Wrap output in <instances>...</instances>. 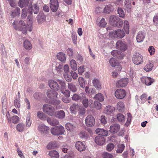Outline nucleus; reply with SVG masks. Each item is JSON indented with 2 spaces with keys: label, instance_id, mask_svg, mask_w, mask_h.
Wrapping results in <instances>:
<instances>
[{
  "label": "nucleus",
  "instance_id": "f3484780",
  "mask_svg": "<svg viewBox=\"0 0 158 158\" xmlns=\"http://www.w3.org/2000/svg\"><path fill=\"white\" fill-rule=\"evenodd\" d=\"M76 149L80 152L84 151L85 149V147L84 143L81 141L77 142L75 144Z\"/></svg>",
  "mask_w": 158,
  "mask_h": 158
},
{
  "label": "nucleus",
  "instance_id": "b1692460",
  "mask_svg": "<svg viewBox=\"0 0 158 158\" xmlns=\"http://www.w3.org/2000/svg\"><path fill=\"white\" fill-rule=\"evenodd\" d=\"M131 2L129 0H125L124 7L125 10L128 13L131 11Z\"/></svg>",
  "mask_w": 158,
  "mask_h": 158
},
{
  "label": "nucleus",
  "instance_id": "864d4df0",
  "mask_svg": "<svg viewBox=\"0 0 158 158\" xmlns=\"http://www.w3.org/2000/svg\"><path fill=\"white\" fill-rule=\"evenodd\" d=\"M132 116L131 114L130 113H127V121L125 123V125L128 126L130 124L132 119Z\"/></svg>",
  "mask_w": 158,
  "mask_h": 158
},
{
  "label": "nucleus",
  "instance_id": "09e8293b",
  "mask_svg": "<svg viewBox=\"0 0 158 158\" xmlns=\"http://www.w3.org/2000/svg\"><path fill=\"white\" fill-rule=\"evenodd\" d=\"M115 23L116 24H115L114 26L120 27H121L123 25V21L122 19L118 18L116 21V23Z\"/></svg>",
  "mask_w": 158,
  "mask_h": 158
},
{
  "label": "nucleus",
  "instance_id": "6e6d98bb",
  "mask_svg": "<svg viewBox=\"0 0 158 158\" xmlns=\"http://www.w3.org/2000/svg\"><path fill=\"white\" fill-rule=\"evenodd\" d=\"M2 111H4L6 109V98L4 97L2 98Z\"/></svg>",
  "mask_w": 158,
  "mask_h": 158
},
{
  "label": "nucleus",
  "instance_id": "0e129e2a",
  "mask_svg": "<svg viewBox=\"0 0 158 158\" xmlns=\"http://www.w3.org/2000/svg\"><path fill=\"white\" fill-rule=\"evenodd\" d=\"M148 50L151 55H153L155 53V50L154 48L152 46H150Z\"/></svg>",
  "mask_w": 158,
  "mask_h": 158
},
{
  "label": "nucleus",
  "instance_id": "2f4dec72",
  "mask_svg": "<svg viewBox=\"0 0 158 158\" xmlns=\"http://www.w3.org/2000/svg\"><path fill=\"white\" fill-rule=\"evenodd\" d=\"M57 146L56 143L55 141H52L49 143L47 146V148L50 150L56 148Z\"/></svg>",
  "mask_w": 158,
  "mask_h": 158
},
{
  "label": "nucleus",
  "instance_id": "423d86ee",
  "mask_svg": "<svg viewBox=\"0 0 158 158\" xmlns=\"http://www.w3.org/2000/svg\"><path fill=\"white\" fill-rule=\"evenodd\" d=\"M43 109L44 112L49 115L52 116L55 114V111L54 108L49 105L48 104L44 105L43 107Z\"/></svg>",
  "mask_w": 158,
  "mask_h": 158
},
{
  "label": "nucleus",
  "instance_id": "774afa93",
  "mask_svg": "<svg viewBox=\"0 0 158 158\" xmlns=\"http://www.w3.org/2000/svg\"><path fill=\"white\" fill-rule=\"evenodd\" d=\"M94 104L95 107L97 109H99L101 108V104L100 102L97 101H96L94 102Z\"/></svg>",
  "mask_w": 158,
  "mask_h": 158
},
{
  "label": "nucleus",
  "instance_id": "9b49d317",
  "mask_svg": "<svg viewBox=\"0 0 158 158\" xmlns=\"http://www.w3.org/2000/svg\"><path fill=\"white\" fill-rule=\"evenodd\" d=\"M126 95V92L123 89H117L115 92V95L116 97L120 99H123Z\"/></svg>",
  "mask_w": 158,
  "mask_h": 158
},
{
  "label": "nucleus",
  "instance_id": "2eb2a0df",
  "mask_svg": "<svg viewBox=\"0 0 158 158\" xmlns=\"http://www.w3.org/2000/svg\"><path fill=\"white\" fill-rule=\"evenodd\" d=\"M128 81L127 78H124L121 79L118 81L116 83V86L118 87H123L126 86Z\"/></svg>",
  "mask_w": 158,
  "mask_h": 158
},
{
  "label": "nucleus",
  "instance_id": "4468645a",
  "mask_svg": "<svg viewBox=\"0 0 158 158\" xmlns=\"http://www.w3.org/2000/svg\"><path fill=\"white\" fill-rule=\"evenodd\" d=\"M112 55L114 57L119 59H123L124 57V54L119 51L114 50L111 52Z\"/></svg>",
  "mask_w": 158,
  "mask_h": 158
},
{
  "label": "nucleus",
  "instance_id": "58836bf2",
  "mask_svg": "<svg viewBox=\"0 0 158 158\" xmlns=\"http://www.w3.org/2000/svg\"><path fill=\"white\" fill-rule=\"evenodd\" d=\"M70 65L71 68L74 71L77 70V65L76 61L74 60H72L70 62Z\"/></svg>",
  "mask_w": 158,
  "mask_h": 158
},
{
  "label": "nucleus",
  "instance_id": "f8f14e48",
  "mask_svg": "<svg viewBox=\"0 0 158 158\" xmlns=\"http://www.w3.org/2000/svg\"><path fill=\"white\" fill-rule=\"evenodd\" d=\"M39 10V8L37 5V4H34L32 6L28 7L27 9V11L30 14L29 16H31L32 14L33 11L34 14H37Z\"/></svg>",
  "mask_w": 158,
  "mask_h": 158
},
{
  "label": "nucleus",
  "instance_id": "c756f323",
  "mask_svg": "<svg viewBox=\"0 0 158 158\" xmlns=\"http://www.w3.org/2000/svg\"><path fill=\"white\" fill-rule=\"evenodd\" d=\"M94 99L96 100L102 102L104 100V97L102 94L101 93H99L96 94L94 97Z\"/></svg>",
  "mask_w": 158,
  "mask_h": 158
},
{
  "label": "nucleus",
  "instance_id": "37998d69",
  "mask_svg": "<svg viewBox=\"0 0 158 158\" xmlns=\"http://www.w3.org/2000/svg\"><path fill=\"white\" fill-rule=\"evenodd\" d=\"M109 62L111 65L113 67H115L119 64V63L114 58H111L110 59Z\"/></svg>",
  "mask_w": 158,
  "mask_h": 158
},
{
  "label": "nucleus",
  "instance_id": "aec40b11",
  "mask_svg": "<svg viewBox=\"0 0 158 158\" xmlns=\"http://www.w3.org/2000/svg\"><path fill=\"white\" fill-rule=\"evenodd\" d=\"M95 141L98 145H102L104 144L105 140L104 138L100 136H97L95 139Z\"/></svg>",
  "mask_w": 158,
  "mask_h": 158
},
{
  "label": "nucleus",
  "instance_id": "5701e85b",
  "mask_svg": "<svg viewBox=\"0 0 158 158\" xmlns=\"http://www.w3.org/2000/svg\"><path fill=\"white\" fill-rule=\"evenodd\" d=\"M38 129L41 134H46L47 133L48 128L45 125L42 124L39 126Z\"/></svg>",
  "mask_w": 158,
  "mask_h": 158
},
{
  "label": "nucleus",
  "instance_id": "e2e57ef3",
  "mask_svg": "<svg viewBox=\"0 0 158 158\" xmlns=\"http://www.w3.org/2000/svg\"><path fill=\"white\" fill-rule=\"evenodd\" d=\"M64 77L65 79L68 82H70L71 81L72 78L71 76L68 74V73H64Z\"/></svg>",
  "mask_w": 158,
  "mask_h": 158
},
{
  "label": "nucleus",
  "instance_id": "8fccbe9b",
  "mask_svg": "<svg viewBox=\"0 0 158 158\" xmlns=\"http://www.w3.org/2000/svg\"><path fill=\"white\" fill-rule=\"evenodd\" d=\"M114 148L113 143H110L108 144L106 147V150L108 152H111Z\"/></svg>",
  "mask_w": 158,
  "mask_h": 158
},
{
  "label": "nucleus",
  "instance_id": "1a4fd4ad",
  "mask_svg": "<svg viewBox=\"0 0 158 158\" xmlns=\"http://www.w3.org/2000/svg\"><path fill=\"white\" fill-rule=\"evenodd\" d=\"M81 97H82L81 101L82 105L85 108H87L90 104H92L93 101L92 100L90 99L89 100L88 98L86 97V94L84 93V94H81Z\"/></svg>",
  "mask_w": 158,
  "mask_h": 158
},
{
  "label": "nucleus",
  "instance_id": "a19ab883",
  "mask_svg": "<svg viewBox=\"0 0 158 158\" xmlns=\"http://www.w3.org/2000/svg\"><path fill=\"white\" fill-rule=\"evenodd\" d=\"M84 93H81L80 95H78L76 94H73L72 98V99L75 101H77L79 100H81V99L82 98L81 97V94H84Z\"/></svg>",
  "mask_w": 158,
  "mask_h": 158
},
{
  "label": "nucleus",
  "instance_id": "6e6552de",
  "mask_svg": "<svg viewBox=\"0 0 158 158\" xmlns=\"http://www.w3.org/2000/svg\"><path fill=\"white\" fill-rule=\"evenodd\" d=\"M86 125L88 127H91L95 123V119L94 117L91 115H88L85 119Z\"/></svg>",
  "mask_w": 158,
  "mask_h": 158
},
{
  "label": "nucleus",
  "instance_id": "052dcab7",
  "mask_svg": "<svg viewBox=\"0 0 158 158\" xmlns=\"http://www.w3.org/2000/svg\"><path fill=\"white\" fill-rule=\"evenodd\" d=\"M111 11V10L110 6L107 5L105 6L103 10V12L106 13H109Z\"/></svg>",
  "mask_w": 158,
  "mask_h": 158
},
{
  "label": "nucleus",
  "instance_id": "a18cd8bd",
  "mask_svg": "<svg viewBox=\"0 0 158 158\" xmlns=\"http://www.w3.org/2000/svg\"><path fill=\"white\" fill-rule=\"evenodd\" d=\"M118 147V149L116 151V152L118 153H121L123 151L125 147L124 145L123 144H119Z\"/></svg>",
  "mask_w": 158,
  "mask_h": 158
},
{
  "label": "nucleus",
  "instance_id": "c85d7f7f",
  "mask_svg": "<svg viewBox=\"0 0 158 158\" xmlns=\"http://www.w3.org/2000/svg\"><path fill=\"white\" fill-rule=\"evenodd\" d=\"M93 86L97 89L98 90H100L101 89V85L100 83L97 79H94L92 81Z\"/></svg>",
  "mask_w": 158,
  "mask_h": 158
},
{
  "label": "nucleus",
  "instance_id": "4c0bfd02",
  "mask_svg": "<svg viewBox=\"0 0 158 158\" xmlns=\"http://www.w3.org/2000/svg\"><path fill=\"white\" fill-rule=\"evenodd\" d=\"M68 88L69 89L73 92H75L77 91V88L76 85L72 83H69L68 84Z\"/></svg>",
  "mask_w": 158,
  "mask_h": 158
},
{
  "label": "nucleus",
  "instance_id": "13d9d810",
  "mask_svg": "<svg viewBox=\"0 0 158 158\" xmlns=\"http://www.w3.org/2000/svg\"><path fill=\"white\" fill-rule=\"evenodd\" d=\"M103 158H113V155L107 152H104L102 154Z\"/></svg>",
  "mask_w": 158,
  "mask_h": 158
},
{
  "label": "nucleus",
  "instance_id": "6ab92c4d",
  "mask_svg": "<svg viewBox=\"0 0 158 158\" xmlns=\"http://www.w3.org/2000/svg\"><path fill=\"white\" fill-rule=\"evenodd\" d=\"M95 132L98 135L104 136H107L108 134V132L107 130L100 128L96 129Z\"/></svg>",
  "mask_w": 158,
  "mask_h": 158
},
{
  "label": "nucleus",
  "instance_id": "603ef678",
  "mask_svg": "<svg viewBox=\"0 0 158 158\" xmlns=\"http://www.w3.org/2000/svg\"><path fill=\"white\" fill-rule=\"evenodd\" d=\"M11 123L12 122L14 123H18L19 120V118L17 116H12L10 118Z\"/></svg>",
  "mask_w": 158,
  "mask_h": 158
},
{
  "label": "nucleus",
  "instance_id": "69168bd1",
  "mask_svg": "<svg viewBox=\"0 0 158 158\" xmlns=\"http://www.w3.org/2000/svg\"><path fill=\"white\" fill-rule=\"evenodd\" d=\"M14 105L16 108H19L20 107V104L19 100L15 99L14 101Z\"/></svg>",
  "mask_w": 158,
  "mask_h": 158
},
{
  "label": "nucleus",
  "instance_id": "412c9836",
  "mask_svg": "<svg viewBox=\"0 0 158 158\" xmlns=\"http://www.w3.org/2000/svg\"><path fill=\"white\" fill-rule=\"evenodd\" d=\"M115 110L114 108L110 106H108L106 107L104 110V112L107 115H110L113 114Z\"/></svg>",
  "mask_w": 158,
  "mask_h": 158
},
{
  "label": "nucleus",
  "instance_id": "f257e3e1",
  "mask_svg": "<svg viewBox=\"0 0 158 158\" xmlns=\"http://www.w3.org/2000/svg\"><path fill=\"white\" fill-rule=\"evenodd\" d=\"M27 26L24 21L22 20L19 21L18 25H16L17 22L14 21L13 25L14 28L17 30L20 31L24 34H27V31L31 32L32 29L33 18L31 16L28 15L27 18Z\"/></svg>",
  "mask_w": 158,
  "mask_h": 158
},
{
  "label": "nucleus",
  "instance_id": "49530a36",
  "mask_svg": "<svg viewBox=\"0 0 158 158\" xmlns=\"http://www.w3.org/2000/svg\"><path fill=\"white\" fill-rule=\"evenodd\" d=\"M37 116L42 120H45L46 117V115L42 111H38L37 113Z\"/></svg>",
  "mask_w": 158,
  "mask_h": 158
},
{
  "label": "nucleus",
  "instance_id": "20e7f679",
  "mask_svg": "<svg viewBox=\"0 0 158 158\" xmlns=\"http://www.w3.org/2000/svg\"><path fill=\"white\" fill-rule=\"evenodd\" d=\"M125 35V33L123 30L118 29L110 32L109 34V36L112 38H122Z\"/></svg>",
  "mask_w": 158,
  "mask_h": 158
},
{
  "label": "nucleus",
  "instance_id": "79ce46f5",
  "mask_svg": "<svg viewBox=\"0 0 158 158\" xmlns=\"http://www.w3.org/2000/svg\"><path fill=\"white\" fill-rule=\"evenodd\" d=\"M17 130L19 132H22L25 129V126L22 123H20L18 124L16 126Z\"/></svg>",
  "mask_w": 158,
  "mask_h": 158
},
{
  "label": "nucleus",
  "instance_id": "4d7b16f0",
  "mask_svg": "<svg viewBox=\"0 0 158 158\" xmlns=\"http://www.w3.org/2000/svg\"><path fill=\"white\" fill-rule=\"evenodd\" d=\"M27 10L26 8H24L22 10L21 14V18L23 19H25L27 16Z\"/></svg>",
  "mask_w": 158,
  "mask_h": 158
},
{
  "label": "nucleus",
  "instance_id": "338daca9",
  "mask_svg": "<svg viewBox=\"0 0 158 158\" xmlns=\"http://www.w3.org/2000/svg\"><path fill=\"white\" fill-rule=\"evenodd\" d=\"M100 120L102 124H105L107 123V122L106 120V117L104 116H102Z\"/></svg>",
  "mask_w": 158,
  "mask_h": 158
},
{
  "label": "nucleus",
  "instance_id": "a878e982",
  "mask_svg": "<svg viewBox=\"0 0 158 158\" xmlns=\"http://www.w3.org/2000/svg\"><path fill=\"white\" fill-rule=\"evenodd\" d=\"M144 38V33L142 31H139L136 36V40L138 42H141L143 41Z\"/></svg>",
  "mask_w": 158,
  "mask_h": 158
},
{
  "label": "nucleus",
  "instance_id": "9d476101",
  "mask_svg": "<svg viewBox=\"0 0 158 158\" xmlns=\"http://www.w3.org/2000/svg\"><path fill=\"white\" fill-rule=\"evenodd\" d=\"M116 47L117 49L120 50L122 51H124L127 49V46L125 42L119 40L116 43Z\"/></svg>",
  "mask_w": 158,
  "mask_h": 158
},
{
  "label": "nucleus",
  "instance_id": "7c9ffc66",
  "mask_svg": "<svg viewBox=\"0 0 158 158\" xmlns=\"http://www.w3.org/2000/svg\"><path fill=\"white\" fill-rule=\"evenodd\" d=\"M118 17L114 15H112L110 17L109 22L112 25L114 26L115 24V23H116V21Z\"/></svg>",
  "mask_w": 158,
  "mask_h": 158
},
{
  "label": "nucleus",
  "instance_id": "bb28decb",
  "mask_svg": "<svg viewBox=\"0 0 158 158\" xmlns=\"http://www.w3.org/2000/svg\"><path fill=\"white\" fill-rule=\"evenodd\" d=\"M54 115L56 118L60 119H62L65 117V113L63 110H60L56 112H55Z\"/></svg>",
  "mask_w": 158,
  "mask_h": 158
},
{
  "label": "nucleus",
  "instance_id": "7ed1b4c3",
  "mask_svg": "<svg viewBox=\"0 0 158 158\" xmlns=\"http://www.w3.org/2000/svg\"><path fill=\"white\" fill-rule=\"evenodd\" d=\"M57 93L56 91L50 90H48L47 95L48 97L51 99L49 102L50 103L55 105L59 104L60 102V101L56 100V98H57Z\"/></svg>",
  "mask_w": 158,
  "mask_h": 158
},
{
  "label": "nucleus",
  "instance_id": "c03bdc74",
  "mask_svg": "<svg viewBox=\"0 0 158 158\" xmlns=\"http://www.w3.org/2000/svg\"><path fill=\"white\" fill-rule=\"evenodd\" d=\"M78 81L80 86L82 88H85V82L84 78L82 77H80L78 78Z\"/></svg>",
  "mask_w": 158,
  "mask_h": 158
},
{
  "label": "nucleus",
  "instance_id": "3c124183",
  "mask_svg": "<svg viewBox=\"0 0 158 158\" xmlns=\"http://www.w3.org/2000/svg\"><path fill=\"white\" fill-rule=\"evenodd\" d=\"M117 118L119 122H124L125 121V118L122 114L119 113L117 115Z\"/></svg>",
  "mask_w": 158,
  "mask_h": 158
},
{
  "label": "nucleus",
  "instance_id": "4be33fe9",
  "mask_svg": "<svg viewBox=\"0 0 158 158\" xmlns=\"http://www.w3.org/2000/svg\"><path fill=\"white\" fill-rule=\"evenodd\" d=\"M142 81L143 83H145L147 85H151L154 81V80L153 79L149 77L143 78Z\"/></svg>",
  "mask_w": 158,
  "mask_h": 158
},
{
  "label": "nucleus",
  "instance_id": "de8ad7c7",
  "mask_svg": "<svg viewBox=\"0 0 158 158\" xmlns=\"http://www.w3.org/2000/svg\"><path fill=\"white\" fill-rule=\"evenodd\" d=\"M124 29L127 34L129 33V24L127 20L124 21Z\"/></svg>",
  "mask_w": 158,
  "mask_h": 158
},
{
  "label": "nucleus",
  "instance_id": "bf43d9fd",
  "mask_svg": "<svg viewBox=\"0 0 158 158\" xmlns=\"http://www.w3.org/2000/svg\"><path fill=\"white\" fill-rule=\"evenodd\" d=\"M79 135L80 138L82 139H85L88 137L86 133L83 131L80 132Z\"/></svg>",
  "mask_w": 158,
  "mask_h": 158
},
{
  "label": "nucleus",
  "instance_id": "f704fd0d",
  "mask_svg": "<svg viewBox=\"0 0 158 158\" xmlns=\"http://www.w3.org/2000/svg\"><path fill=\"white\" fill-rule=\"evenodd\" d=\"M47 122L52 126H55L58 125L59 122L56 119L52 120L50 118H48L47 119Z\"/></svg>",
  "mask_w": 158,
  "mask_h": 158
},
{
  "label": "nucleus",
  "instance_id": "0eeeda50",
  "mask_svg": "<svg viewBox=\"0 0 158 158\" xmlns=\"http://www.w3.org/2000/svg\"><path fill=\"white\" fill-rule=\"evenodd\" d=\"M132 61L135 64L139 65L143 61L142 56L138 53H136L132 57Z\"/></svg>",
  "mask_w": 158,
  "mask_h": 158
},
{
  "label": "nucleus",
  "instance_id": "dca6fc26",
  "mask_svg": "<svg viewBox=\"0 0 158 158\" xmlns=\"http://www.w3.org/2000/svg\"><path fill=\"white\" fill-rule=\"evenodd\" d=\"M120 129V126L117 123L112 124L110 127V131L111 133H117Z\"/></svg>",
  "mask_w": 158,
  "mask_h": 158
},
{
  "label": "nucleus",
  "instance_id": "a211bd4d",
  "mask_svg": "<svg viewBox=\"0 0 158 158\" xmlns=\"http://www.w3.org/2000/svg\"><path fill=\"white\" fill-rule=\"evenodd\" d=\"M46 16L43 13H40L37 16L38 23L41 24L46 20Z\"/></svg>",
  "mask_w": 158,
  "mask_h": 158
},
{
  "label": "nucleus",
  "instance_id": "680f3d73",
  "mask_svg": "<svg viewBox=\"0 0 158 158\" xmlns=\"http://www.w3.org/2000/svg\"><path fill=\"white\" fill-rule=\"evenodd\" d=\"M69 147L67 145H63L62 146L61 149L63 152L65 153H67L68 152L69 150Z\"/></svg>",
  "mask_w": 158,
  "mask_h": 158
},
{
  "label": "nucleus",
  "instance_id": "ddd939ff",
  "mask_svg": "<svg viewBox=\"0 0 158 158\" xmlns=\"http://www.w3.org/2000/svg\"><path fill=\"white\" fill-rule=\"evenodd\" d=\"M50 6L51 10L53 12L57 10L59 6L57 0H50Z\"/></svg>",
  "mask_w": 158,
  "mask_h": 158
},
{
  "label": "nucleus",
  "instance_id": "cd10ccee",
  "mask_svg": "<svg viewBox=\"0 0 158 158\" xmlns=\"http://www.w3.org/2000/svg\"><path fill=\"white\" fill-rule=\"evenodd\" d=\"M48 155L50 158H59V154L57 151L52 150L49 152Z\"/></svg>",
  "mask_w": 158,
  "mask_h": 158
},
{
  "label": "nucleus",
  "instance_id": "c9c22d12",
  "mask_svg": "<svg viewBox=\"0 0 158 158\" xmlns=\"http://www.w3.org/2000/svg\"><path fill=\"white\" fill-rule=\"evenodd\" d=\"M29 3L28 0H20L18 3L19 6L21 8H23L27 6Z\"/></svg>",
  "mask_w": 158,
  "mask_h": 158
},
{
  "label": "nucleus",
  "instance_id": "ea45409f",
  "mask_svg": "<svg viewBox=\"0 0 158 158\" xmlns=\"http://www.w3.org/2000/svg\"><path fill=\"white\" fill-rule=\"evenodd\" d=\"M23 46L27 50H30L31 48V44L28 40H25L23 43Z\"/></svg>",
  "mask_w": 158,
  "mask_h": 158
},
{
  "label": "nucleus",
  "instance_id": "72a5a7b5",
  "mask_svg": "<svg viewBox=\"0 0 158 158\" xmlns=\"http://www.w3.org/2000/svg\"><path fill=\"white\" fill-rule=\"evenodd\" d=\"M31 115V113L28 112L26 116V126L28 127H29L31 123V121L30 120Z\"/></svg>",
  "mask_w": 158,
  "mask_h": 158
},
{
  "label": "nucleus",
  "instance_id": "e433bc0d",
  "mask_svg": "<svg viewBox=\"0 0 158 158\" xmlns=\"http://www.w3.org/2000/svg\"><path fill=\"white\" fill-rule=\"evenodd\" d=\"M153 67L152 64L149 62L145 66L143 69L146 72H149L151 71Z\"/></svg>",
  "mask_w": 158,
  "mask_h": 158
},
{
  "label": "nucleus",
  "instance_id": "39448f33",
  "mask_svg": "<svg viewBox=\"0 0 158 158\" xmlns=\"http://www.w3.org/2000/svg\"><path fill=\"white\" fill-rule=\"evenodd\" d=\"M64 131V127L61 126H56L52 127L51 129V133L55 135H58L63 134Z\"/></svg>",
  "mask_w": 158,
  "mask_h": 158
},
{
  "label": "nucleus",
  "instance_id": "473e14b6",
  "mask_svg": "<svg viewBox=\"0 0 158 158\" xmlns=\"http://www.w3.org/2000/svg\"><path fill=\"white\" fill-rule=\"evenodd\" d=\"M117 108L119 111H122L125 108V106L123 102H118L117 104Z\"/></svg>",
  "mask_w": 158,
  "mask_h": 158
},
{
  "label": "nucleus",
  "instance_id": "5fc2aeb1",
  "mask_svg": "<svg viewBox=\"0 0 158 158\" xmlns=\"http://www.w3.org/2000/svg\"><path fill=\"white\" fill-rule=\"evenodd\" d=\"M118 13L119 15V17L122 18L124 17L125 15L124 12L122 8L120 7L118 8Z\"/></svg>",
  "mask_w": 158,
  "mask_h": 158
},
{
  "label": "nucleus",
  "instance_id": "393cba45",
  "mask_svg": "<svg viewBox=\"0 0 158 158\" xmlns=\"http://www.w3.org/2000/svg\"><path fill=\"white\" fill-rule=\"evenodd\" d=\"M57 59L61 62H65L66 60L65 55L62 52H59L56 55Z\"/></svg>",
  "mask_w": 158,
  "mask_h": 158
},
{
  "label": "nucleus",
  "instance_id": "f03ea898",
  "mask_svg": "<svg viewBox=\"0 0 158 158\" xmlns=\"http://www.w3.org/2000/svg\"><path fill=\"white\" fill-rule=\"evenodd\" d=\"M58 83L61 86V88L62 89H65L66 85L64 82L61 80L57 79L56 81L53 80H49L48 81V85L52 89L58 91L60 88V86Z\"/></svg>",
  "mask_w": 158,
  "mask_h": 158
}]
</instances>
